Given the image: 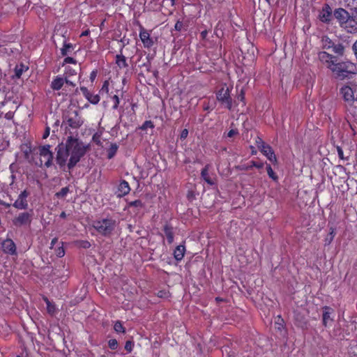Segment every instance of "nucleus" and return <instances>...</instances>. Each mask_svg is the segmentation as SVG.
Here are the masks:
<instances>
[{
  "label": "nucleus",
  "instance_id": "obj_1",
  "mask_svg": "<svg viewBox=\"0 0 357 357\" xmlns=\"http://www.w3.org/2000/svg\"><path fill=\"white\" fill-rule=\"evenodd\" d=\"M87 146L77 138L68 137L66 143H61L57 146L56 162L63 167L68 160V169L73 168L80 159L85 155Z\"/></svg>",
  "mask_w": 357,
  "mask_h": 357
},
{
  "label": "nucleus",
  "instance_id": "obj_2",
  "mask_svg": "<svg viewBox=\"0 0 357 357\" xmlns=\"http://www.w3.org/2000/svg\"><path fill=\"white\" fill-rule=\"evenodd\" d=\"M333 16L340 27L347 33H357V8L347 10L343 8L334 10Z\"/></svg>",
  "mask_w": 357,
  "mask_h": 357
},
{
  "label": "nucleus",
  "instance_id": "obj_3",
  "mask_svg": "<svg viewBox=\"0 0 357 357\" xmlns=\"http://www.w3.org/2000/svg\"><path fill=\"white\" fill-rule=\"evenodd\" d=\"M331 70L340 79L350 78L352 75L357 73L356 65L349 61L335 63L334 65L331 66Z\"/></svg>",
  "mask_w": 357,
  "mask_h": 357
},
{
  "label": "nucleus",
  "instance_id": "obj_4",
  "mask_svg": "<svg viewBox=\"0 0 357 357\" xmlns=\"http://www.w3.org/2000/svg\"><path fill=\"white\" fill-rule=\"evenodd\" d=\"M117 225L112 218H102L93 222V227L101 235L108 236L112 234Z\"/></svg>",
  "mask_w": 357,
  "mask_h": 357
},
{
  "label": "nucleus",
  "instance_id": "obj_5",
  "mask_svg": "<svg viewBox=\"0 0 357 357\" xmlns=\"http://www.w3.org/2000/svg\"><path fill=\"white\" fill-rule=\"evenodd\" d=\"M37 154L39 155V161L36 162V165L39 167L45 166L50 167L52 165L53 153L50 151V145H44L39 146Z\"/></svg>",
  "mask_w": 357,
  "mask_h": 357
},
{
  "label": "nucleus",
  "instance_id": "obj_6",
  "mask_svg": "<svg viewBox=\"0 0 357 357\" xmlns=\"http://www.w3.org/2000/svg\"><path fill=\"white\" fill-rule=\"evenodd\" d=\"M231 88L224 84L216 93L217 100L225 105L226 107L231 109L232 107V100L230 96Z\"/></svg>",
  "mask_w": 357,
  "mask_h": 357
},
{
  "label": "nucleus",
  "instance_id": "obj_7",
  "mask_svg": "<svg viewBox=\"0 0 357 357\" xmlns=\"http://www.w3.org/2000/svg\"><path fill=\"white\" fill-rule=\"evenodd\" d=\"M66 119L68 126L73 128H78L83 123L82 117L78 114L76 110L69 111Z\"/></svg>",
  "mask_w": 357,
  "mask_h": 357
},
{
  "label": "nucleus",
  "instance_id": "obj_8",
  "mask_svg": "<svg viewBox=\"0 0 357 357\" xmlns=\"http://www.w3.org/2000/svg\"><path fill=\"white\" fill-rule=\"evenodd\" d=\"M32 212H23L20 213L17 217H15L13 222L16 227H22L29 225L31 224L32 220Z\"/></svg>",
  "mask_w": 357,
  "mask_h": 357
},
{
  "label": "nucleus",
  "instance_id": "obj_9",
  "mask_svg": "<svg viewBox=\"0 0 357 357\" xmlns=\"http://www.w3.org/2000/svg\"><path fill=\"white\" fill-rule=\"evenodd\" d=\"M29 193L25 190L22 191L19 195L17 199L13 203V206L20 210L26 209L28 208L27 197Z\"/></svg>",
  "mask_w": 357,
  "mask_h": 357
},
{
  "label": "nucleus",
  "instance_id": "obj_10",
  "mask_svg": "<svg viewBox=\"0 0 357 357\" xmlns=\"http://www.w3.org/2000/svg\"><path fill=\"white\" fill-rule=\"evenodd\" d=\"M258 144H261V146H259L261 153L267 157V158L272 162H276L277 158L275 155L274 154L272 148L266 144L264 142H263L259 139V142H258Z\"/></svg>",
  "mask_w": 357,
  "mask_h": 357
},
{
  "label": "nucleus",
  "instance_id": "obj_11",
  "mask_svg": "<svg viewBox=\"0 0 357 357\" xmlns=\"http://www.w3.org/2000/svg\"><path fill=\"white\" fill-rule=\"evenodd\" d=\"M333 12L328 4H324L319 11V19L324 23H329L332 19Z\"/></svg>",
  "mask_w": 357,
  "mask_h": 357
},
{
  "label": "nucleus",
  "instance_id": "obj_12",
  "mask_svg": "<svg viewBox=\"0 0 357 357\" xmlns=\"http://www.w3.org/2000/svg\"><path fill=\"white\" fill-rule=\"evenodd\" d=\"M340 93L344 100L347 102H350L354 101L355 99L353 89L348 85L342 86L340 89Z\"/></svg>",
  "mask_w": 357,
  "mask_h": 357
},
{
  "label": "nucleus",
  "instance_id": "obj_13",
  "mask_svg": "<svg viewBox=\"0 0 357 357\" xmlns=\"http://www.w3.org/2000/svg\"><path fill=\"white\" fill-rule=\"evenodd\" d=\"M130 191V188L127 181L123 180L120 182L117 187V190L115 192V194L117 197H122L126 195H128Z\"/></svg>",
  "mask_w": 357,
  "mask_h": 357
},
{
  "label": "nucleus",
  "instance_id": "obj_14",
  "mask_svg": "<svg viewBox=\"0 0 357 357\" xmlns=\"http://www.w3.org/2000/svg\"><path fill=\"white\" fill-rule=\"evenodd\" d=\"M318 58L319 61L327 66V67L331 70V66L335 64V61L333 60V56L331 54L326 52H320L318 54Z\"/></svg>",
  "mask_w": 357,
  "mask_h": 357
},
{
  "label": "nucleus",
  "instance_id": "obj_15",
  "mask_svg": "<svg viewBox=\"0 0 357 357\" xmlns=\"http://www.w3.org/2000/svg\"><path fill=\"white\" fill-rule=\"evenodd\" d=\"M139 38L145 47L149 48L153 45V41L151 38L149 33L143 28H142V29L140 31Z\"/></svg>",
  "mask_w": 357,
  "mask_h": 357
},
{
  "label": "nucleus",
  "instance_id": "obj_16",
  "mask_svg": "<svg viewBox=\"0 0 357 357\" xmlns=\"http://www.w3.org/2000/svg\"><path fill=\"white\" fill-rule=\"evenodd\" d=\"M2 249L4 252L13 255L15 253L16 248L11 239H6L2 243Z\"/></svg>",
  "mask_w": 357,
  "mask_h": 357
},
{
  "label": "nucleus",
  "instance_id": "obj_17",
  "mask_svg": "<svg viewBox=\"0 0 357 357\" xmlns=\"http://www.w3.org/2000/svg\"><path fill=\"white\" fill-rule=\"evenodd\" d=\"M185 247L183 245H178L174 251V258L176 259V260L177 261H181L183 257H184V254H185Z\"/></svg>",
  "mask_w": 357,
  "mask_h": 357
},
{
  "label": "nucleus",
  "instance_id": "obj_18",
  "mask_svg": "<svg viewBox=\"0 0 357 357\" xmlns=\"http://www.w3.org/2000/svg\"><path fill=\"white\" fill-rule=\"evenodd\" d=\"M64 79L61 77H59L57 76L52 82V84H51V87L52 88V89L54 90H59L61 89V87L63 86L64 84Z\"/></svg>",
  "mask_w": 357,
  "mask_h": 357
},
{
  "label": "nucleus",
  "instance_id": "obj_19",
  "mask_svg": "<svg viewBox=\"0 0 357 357\" xmlns=\"http://www.w3.org/2000/svg\"><path fill=\"white\" fill-rule=\"evenodd\" d=\"M44 301L47 305V311L48 314L53 316L57 312V309L54 305V303L50 302L47 297L43 298Z\"/></svg>",
  "mask_w": 357,
  "mask_h": 357
},
{
  "label": "nucleus",
  "instance_id": "obj_20",
  "mask_svg": "<svg viewBox=\"0 0 357 357\" xmlns=\"http://www.w3.org/2000/svg\"><path fill=\"white\" fill-rule=\"evenodd\" d=\"M27 70H28V67L24 64L21 63V64L17 65L14 69L15 75H13V77H15L17 79L20 78L22 73H24L25 71H26Z\"/></svg>",
  "mask_w": 357,
  "mask_h": 357
},
{
  "label": "nucleus",
  "instance_id": "obj_21",
  "mask_svg": "<svg viewBox=\"0 0 357 357\" xmlns=\"http://www.w3.org/2000/svg\"><path fill=\"white\" fill-rule=\"evenodd\" d=\"M165 235L167 238L169 244H171L174 241V233L172 227L166 225L164 228Z\"/></svg>",
  "mask_w": 357,
  "mask_h": 357
},
{
  "label": "nucleus",
  "instance_id": "obj_22",
  "mask_svg": "<svg viewBox=\"0 0 357 357\" xmlns=\"http://www.w3.org/2000/svg\"><path fill=\"white\" fill-rule=\"evenodd\" d=\"M208 165H206L201 172V176L203 178V179L210 185H214L213 181L208 176Z\"/></svg>",
  "mask_w": 357,
  "mask_h": 357
},
{
  "label": "nucleus",
  "instance_id": "obj_23",
  "mask_svg": "<svg viewBox=\"0 0 357 357\" xmlns=\"http://www.w3.org/2000/svg\"><path fill=\"white\" fill-rule=\"evenodd\" d=\"M116 63L120 68H124L128 66L126 59L123 54H117L116 56Z\"/></svg>",
  "mask_w": 357,
  "mask_h": 357
},
{
  "label": "nucleus",
  "instance_id": "obj_24",
  "mask_svg": "<svg viewBox=\"0 0 357 357\" xmlns=\"http://www.w3.org/2000/svg\"><path fill=\"white\" fill-rule=\"evenodd\" d=\"M331 310L328 307H325L324 308L323 312V324L325 326H327L328 321L331 320Z\"/></svg>",
  "mask_w": 357,
  "mask_h": 357
},
{
  "label": "nucleus",
  "instance_id": "obj_25",
  "mask_svg": "<svg viewBox=\"0 0 357 357\" xmlns=\"http://www.w3.org/2000/svg\"><path fill=\"white\" fill-rule=\"evenodd\" d=\"M333 44L334 43L328 36H324L321 39V46L324 49H331L333 47Z\"/></svg>",
  "mask_w": 357,
  "mask_h": 357
},
{
  "label": "nucleus",
  "instance_id": "obj_26",
  "mask_svg": "<svg viewBox=\"0 0 357 357\" xmlns=\"http://www.w3.org/2000/svg\"><path fill=\"white\" fill-rule=\"evenodd\" d=\"M74 50V46L71 43H64L63 47L61 49V54L66 56L71 53Z\"/></svg>",
  "mask_w": 357,
  "mask_h": 357
},
{
  "label": "nucleus",
  "instance_id": "obj_27",
  "mask_svg": "<svg viewBox=\"0 0 357 357\" xmlns=\"http://www.w3.org/2000/svg\"><path fill=\"white\" fill-rule=\"evenodd\" d=\"M119 146L116 144H112L110 147L107 150V158L109 159L112 158L118 150Z\"/></svg>",
  "mask_w": 357,
  "mask_h": 357
},
{
  "label": "nucleus",
  "instance_id": "obj_28",
  "mask_svg": "<svg viewBox=\"0 0 357 357\" xmlns=\"http://www.w3.org/2000/svg\"><path fill=\"white\" fill-rule=\"evenodd\" d=\"M333 52L339 55H342L344 53V46L342 44H333V47H332Z\"/></svg>",
  "mask_w": 357,
  "mask_h": 357
},
{
  "label": "nucleus",
  "instance_id": "obj_29",
  "mask_svg": "<svg viewBox=\"0 0 357 357\" xmlns=\"http://www.w3.org/2000/svg\"><path fill=\"white\" fill-rule=\"evenodd\" d=\"M85 98L92 104H97L100 101L99 96L97 94L93 95L91 93H89Z\"/></svg>",
  "mask_w": 357,
  "mask_h": 357
},
{
  "label": "nucleus",
  "instance_id": "obj_30",
  "mask_svg": "<svg viewBox=\"0 0 357 357\" xmlns=\"http://www.w3.org/2000/svg\"><path fill=\"white\" fill-rule=\"evenodd\" d=\"M114 330L116 333H124L126 332L125 328L123 326L121 321H116L114 325Z\"/></svg>",
  "mask_w": 357,
  "mask_h": 357
},
{
  "label": "nucleus",
  "instance_id": "obj_31",
  "mask_svg": "<svg viewBox=\"0 0 357 357\" xmlns=\"http://www.w3.org/2000/svg\"><path fill=\"white\" fill-rule=\"evenodd\" d=\"M275 328L278 331H282L284 329V321L278 317L275 322Z\"/></svg>",
  "mask_w": 357,
  "mask_h": 357
},
{
  "label": "nucleus",
  "instance_id": "obj_32",
  "mask_svg": "<svg viewBox=\"0 0 357 357\" xmlns=\"http://www.w3.org/2000/svg\"><path fill=\"white\" fill-rule=\"evenodd\" d=\"M69 192V188L68 187H65L61 188V190L56 193V196L57 197L63 198L66 196V195Z\"/></svg>",
  "mask_w": 357,
  "mask_h": 357
},
{
  "label": "nucleus",
  "instance_id": "obj_33",
  "mask_svg": "<svg viewBox=\"0 0 357 357\" xmlns=\"http://www.w3.org/2000/svg\"><path fill=\"white\" fill-rule=\"evenodd\" d=\"M266 170H267L268 175L269 176L270 178H271L274 181H276L278 179V176L274 173V172L270 165H267Z\"/></svg>",
  "mask_w": 357,
  "mask_h": 357
},
{
  "label": "nucleus",
  "instance_id": "obj_34",
  "mask_svg": "<svg viewBox=\"0 0 357 357\" xmlns=\"http://www.w3.org/2000/svg\"><path fill=\"white\" fill-rule=\"evenodd\" d=\"M77 74V70L75 69H73L71 68H66V77H70L71 76L75 75Z\"/></svg>",
  "mask_w": 357,
  "mask_h": 357
},
{
  "label": "nucleus",
  "instance_id": "obj_35",
  "mask_svg": "<svg viewBox=\"0 0 357 357\" xmlns=\"http://www.w3.org/2000/svg\"><path fill=\"white\" fill-rule=\"evenodd\" d=\"M129 207L142 208L143 204L140 200H135L128 203Z\"/></svg>",
  "mask_w": 357,
  "mask_h": 357
},
{
  "label": "nucleus",
  "instance_id": "obj_36",
  "mask_svg": "<svg viewBox=\"0 0 357 357\" xmlns=\"http://www.w3.org/2000/svg\"><path fill=\"white\" fill-rule=\"evenodd\" d=\"M108 346L111 349L115 350L118 347V342L115 339H111L108 341Z\"/></svg>",
  "mask_w": 357,
  "mask_h": 357
},
{
  "label": "nucleus",
  "instance_id": "obj_37",
  "mask_svg": "<svg viewBox=\"0 0 357 357\" xmlns=\"http://www.w3.org/2000/svg\"><path fill=\"white\" fill-rule=\"evenodd\" d=\"M100 92L101 93H105L107 94L109 93V82L108 81L104 82Z\"/></svg>",
  "mask_w": 357,
  "mask_h": 357
},
{
  "label": "nucleus",
  "instance_id": "obj_38",
  "mask_svg": "<svg viewBox=\"0 0 357 357\" xmlns=\"http://www.w3.org/2000/svg\"><path fill=\"white\" fill-rule=\"evenodd\" d=\"M250 163H251V165L249 167H248L247 169H250L252 167H255L257 169H261L264 167V163H262V162H257L252 161Z\"/></svg>",
  "mask_w": 357,
  "mask_h": 357
},
{
  "label": "nucleus",
  "instance_id": "obj_39",
  "mask_svg": "<svg viewBox=\"0 0 357 357\" xmlns=\"http://www.w3.org/2000/svg\"><path fill=\"white\" fill-rule=\"evenodd\" d=\"M112 100L114 101V105L112 107V108L114 109H116L118 108V106H119V98L118 97V96L116 95H114L112 97Z\"/></svg>",
  "mask_w": 357,
  "mask_h": 357
},
{
  "label": "nucleus",
  "instance_id": "obj_40",
  "mask_svg": "<svg viewBox=\"0 0 357 357\" xmlns=\"http://www.w3.org/2000/svg\"><path fill=\"white\" fill-rule=\"evenodd\" d=\"M133 342L132 341H127L125 344V349L128 351L131 352L133 348Z\"/></svg>",
  "mask_w": 357,
  "mask_h": 357
},
{
  "label": "nucleus",
  "instance_id": "obj_41",
  "mask_svg": "<svg viewBox=\"0 0 357 357\" xmlns=\"http://www.w3.org/2000/svg\"><path fill=\"white\" fill-rule=\"evenodd\" d=\"M336 149H337V155H338L339 158L341 160H345L346 158L344 156V153H343V150L342 149V148L339 146H337Z\"/></svg>",
  "mask_w": 357,
  "mask_h": 357
},
{
  "label": "nucleus",
  "instance_id": "obj_42",
  "mask_svg": "<svg viewBox=\"0 0 357 357\" xmlns=\"http://www.w3.org/2000/svg\"><path fill=\"white\" fill-rule=\"evenodd\" d=\"M56 254L57 255V257H62L64 256L65 255V251H64V249L63 247H60L59 248L56 250Z\"/></svg>",
  "mask_w": 357,
  "mask_h": 357
},
{
  "label": "nucleus",
  "instance_id": "obj_43",
  "mask_svg": "<svg viewBox=\"0 0 357 357\" xmlns=\"http://www.w3.org/2000/svg\"><path fill=\"white\" fill-rule=\"evenodd\" d=\"M183 22L181 21H177L174 26V28L176 31H181L183 29Z\"/></svg>",
  "mask_w": 357,
  "mask_h": 357
},
{
  "label": "nucleus",
  "instance_id": "obj_44",
  "mask_svg": "<svg viewBox=\"0 0 357 357\" xmlns=\"http://www.w3.org/2000/svg\"><path fill=\"white\" fill-rule=\"evenodd\" d=\"M238 134V130L236 129H231L227 132L228 137H233Z\"/></svg>",
  "mask_w": 357,
  "mask_h": 357
},
{
  "label": "nucleus",
  "instance_id": "obj_45",
  "mask_svg": "<svg viewBox=\"0 0 357 357\" xmlns=\"http://www.w3.org/2000/svg\"><path fill=\"white\" fill-rule=\"evenodd\" d=\"M147 128H153V124L151 121H146L142 126L143 129H146Z\"/></svg>",
  "mask_w": 357,
  "mask_h": 357
},
{
  "label": "nucleus",
  "instance_id": "obj_46",
  "mask_svg": "<svg viewBox=\"0 0 357 357\" xmlns=\"http://www.w3.org/2000/svg\"><path fill=\"white\" fill-rule=\"evenodd\" d=\"M188 135V130L187 129H184L182 130V132L181 133L180 138L181 139H185L187 138Z\"/></svg>",
  "mask_w": 357,
  "mask_h": 357
},
{
  "label": "nucleus",
  "instance_id": "obj_47",
  "mask_svg": "<svg viewBox=\"0 0 357 357\" xmlns=\"http://www.w3.org/2000/svg\"><path fill=\"white\" fill-rule=\"evenodd\" d=\"M237 100L238 101H241L243 103V105H245V102H244V100H245V95H244V93L243 91H241L240 94L237 97Z\"/></svg>",
  "mask_w": 357,
  "mask_h": 357
},
{
  "label": "nucleus",
  "instance_id": "obj_48",
  "mask_svg": "<svg viewBox=\"0 0 357 357\" xmlns=\"http://www.w3.org/2000/svg\"><path fill=\"white\" fill-rule=\"evenodd\" d=\"M64 63H75V64L77 63V61L73 58L68 56V57L65 58Z\"/></svg>",
  "mask_w": 357,
  "mask_h": 357
},
{
  "label": "nucleus",
  "instance_id": "obj_49",
  "mask_svg": "<svg viewBox=\"0 0 357 357\" xmlns=\"http://www.w3.org/2000/svg\"><path fill=\"white\" fill-rule=\"evenodd\" d=\"M80 90L84 97H86L89 95V93H90V91L87 89V88H86L84 86L80 87Z\"/></svg>",
  "mask_w": 357,
  "mask_h": 357
},
{
  "label": "nucleus",
  "instance_id": "obj_50",
  "mask_svg": "<svg viewBox=\"0 0 357 357\" xmlns=\"http://www.w3.org/2000/svg\"><path fill=\"white\" fill-rule=\"evenodd\" d=\"M158 296L160 298H165L167 296V293L165 291H160L158 293Z\"/></svg>",
  "mask_w": 357,
  "mask_h": 357
},
{
  "label": "nucleus",
  "instance_id": "obj_51",
  "mask_svg": "<svg viewBox=\"0 0 357 357\" xmlns=\"http://www.w3.org/2000/svg\"><path fill=\"white\" fill-rule=\"evenodd\" d=\"M69 78H70V77H65V79H64L65 82H66V84H70V85H71V86H75V84H74L73 82H71V81L69 79Z\"/></svg>",
  "mask_w": 357,
  "mask_h": 357
},
{
  "label": "nucleus",
  "instance_id": "obj_52",
  "mask_svg": "<svg viewBox=\"0 0 357 357\" xmlns=\"http://www.w3.org/2000/svg\"><path fill=\"white\" fill-rule=\"evenodd\" d=\"M50 135V128H47L45 130L44 134H43V138H47Z\"/></svg>",
  "mask_w": 357,
  "mask_h": 357
},
{
  "label": "nucleus",
  "instance_id": "obj_53",
  "mask_svg": "<svg viewBox=\"0 0 357 357\" xmlns=\"http://www.w3.org/2000/svg\"><path fill=\"white\" fill-rule=\"evenodd\" d=\"M57 241H58V238H54L52 240L50 248H52L53 246L56 243Z\"/></svg>",
  "mask_w": 357,
  "mask_h": 357
},
{
  "label": "nucleus",
  "instance_id": "obj_54",
  "mask_svg": "<svg viewBox=\"0 0 357 357\" xmlns=\"http://www.w3.org/2000/svg\"><path fill=\"white\" fill-rule=\"evenodd\" d=\"M207 34H208V32L206 30L201 32V36L203 38H205L206 37Z\"/></svg>",
  "mask_w": 357,
  "mask_h": 357
},
{
  "label": "nucleus",
  "instance_id": "obj_55",
  "mask_svg": "<svg viewBox=\"0 0 357 357\" xmlns=\"http://www.w3.org/2000/svg\"><path fill=\"white\" fill-rule=\"evenodd\" d=\"M96 76V73L95 71H93L91 73V79L93 80V79H95Z\"/></svg>",
  "mask_w": 357,
  "mask_h": 357
},
{
  "label": "nucleus",
  "instance_id": "obj_56",
  "mask_svg": "<svg viewBox=\"0 0 357 357\" xmlns=\"http://www.w3.org/2000/svg\"><path fill=\"white\" fill-rule=\"evenodd\" d=\"M89 33V30H86V31H83V32L81 33V36H87Z\"/></svg>",
  "mask_w": 357,
  "mask_h": 357
},
{
  "label": "nucleus",
  "instance_id": "obj_57",
  "mask_svg": "<svg viewBox=\"0 0 357 357\" xmlns=\"http://www.w3.org/2000/svg\"><path fill=\"white\" fill-rule=\"evenodd\" d=\"M60 217L62 218H65L66 217V214L65 212H62L61 214H60Z\"/></svg>",
  "mask_w": 357,
  "mask_h": 357
},
{
  "label": "nucleus",
  "instance_id": "obj_58",
  "mask_svg": "<svg viewBox=\"0 0 357 357\" xmlns=\"http://www.w3.org/2000/svg\"><path fill=\"white\" fill-rule=\"evenodd\" d=\"M330 234L332 235V237H331V239H332L334 236V229H331V231L330 232Z\"/></svg>",
  "mask_w": 357,
  "mask_h": 357
},
{
  "label": "nucleus",
  "instance_id": "obj_59",
  "mask_svg": "<svg viewBox=\"0 0 357 357\" xmlns=\"http://www.w3.org/2000/svg\"><path fill=\"white\" fill-rule=\"evenodd\" d=\"M170 1H171V2H172V5H174V3H175V0H170Z\"/></svg>",
  "mask_w": 357,
  "mask_h": 357
},
{
  "label": "nucleus",
  "instance_id": "obj_60",
  "mask_svg": "<svg viewBox=\"0 0 357 357\" xmlns=\"http://www.w3.org/2000/svg\"><path fill=\"white\" fill-rule=\"evenodd\" d=\"M3 205H5L6 206L8 207L10 206V204H3Z\"/></svg>",
  "mask_w": 357,
  "mask_h": 357
},
{
  "label": "nucleus",
  "instance_id": "obj_61",
  "mask_svg": "<svg viewBox=\"0 0 357 357\" xmlns=\"http://www.w3.org/2000/svg\"><path fill=\"white\" fill-rule=\"evenodd\" d=\"M87 244H89V242H86V244L84 245V247H86Z\"/></svg>",
  "mask_w": 357,
  "mask_h": 357
},
{
  "label": "nucleus",
  "instance_id": "obj_62",
  "mask_svg": "<svg viewBox=\"0 0 357 357\" xmlns=\"http://www.w3.org/2000/svg\"><path fill=\"white\" fill-rule=\"evenodd\" d=\"M87 244H89V242H86V244L84 245V247H86Z\"/></svg>",
  "mask_w": 357,
  "mask_h": 357
},
{
  "label": "nucleus",
  "instance_id": "obj_63",
  "mask_svg": "<svg viewBox=\"0 0 357 357\" xmlns=\"http://www.w3.org/2000/svg\"><path fill=\"white\" fill-rule=\"evenodd\" d=\"M87 244H89V242H86V244L84 245V247H86Z\"/></svg>",
  "mask_w": 357,
  "mask_h": 357
},
{
  "label": "nucleus",
  "instance_id": "obj_64",
  "mask_svg": "<svg viewBox=\"0 0 357 357\" xmlns=\"http://www.w3.org/2000/svg\"><path fill=\"white\" fill-rule=\"evenodd\" d=\"M17 357H20V356H17Z\"/></svg>",
  "mask_w": 357,
  "mask_h": 357
}]
</instances>
